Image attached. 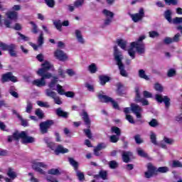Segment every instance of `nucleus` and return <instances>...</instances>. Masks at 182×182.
Returning <instances> with one entry per match:
<instances>
[{"mask_svg":"<svg viewBox=\"0 0 182 182\" xmlns=\"http://www.w3.org/2000/svg\"><path fill=\"white\" fill-rule=\"evenodd\" d=\"M19 139H21L22 144H28L34 143L35 141V138L33 136H28V134H26V132L25 131H22L21 133H19L18 131L14 132L12 135L8 136V141L9 143H11L13 140L18 141Z\"/></svg>","mask_w":182,"mask_h":182,"instance_id":"obj_1","label":"nucleus"},{"mask_svg":"<svg viewBox=\"0 0 182 182\" xmlns=\"http://www.w3.org/2000/svg\"><path fill=\"white\" fill-rule=\"evenodd\" d=\"M113 56L114 60L117 62V65L118 66V69L119 70V73L121 76L123 77H129V74L127 73V71H126V69H124V64H123V53L119 48H117V46H114V53Z\"/></svg>","mask_w":182,"mask_h":182,"instance_id":"obj_2","label":"nucleus"},{"mask_svg":"<svg viewBox=\"0 0 182 182\" xmlns=\"http://www.w3.org/2000/svg\"><path fill=\"white\" fill-rule=\"evenodd\" d=\"M146 168L147 171L144 173L146 178H151L154 176H157L159 173H164L168 171V167L161 166L157 168L151 163H149Z\"/></svg>","mask_w":182,"mask_h":182,"instance_id":"obj_3","label":"nucleus"},{"mask_svg":"<svg viewBox=\"0 0 182 182\" xmlns=\"http://www.w3.org/2000/svg\"><path fill=\"white\" fill-rule=\"evenodd\" d=\"M144 39H146V36H141L136 41L131 43V46H132V48H135L137 53L139 55H143V53L146 52V47L144 46V43H143Z\"/></svg>","mask_w":182,"mask_h":182,"instance_id":"obj_4","label":"nucleus"},{"mask_svg":"<svg viewBox=\"0 0 182 182\" xmlns=\"http://www.w3.org/2000/svg\"><path fill=\"white\" fill-rule=\"evenodd\" d=\"M80 116L82 117V120L85 122V124L88 128L83 129V132L88 139H92L93 136L92 135V131H90L91 121L90 118L89 117V114L86 111L83 110Z\"/></svg>","mask_w":182,"mask_h":182,"instance_id":"obj_5","label":"nucleus"},{"mask_svg":"<svg viewBox=\"0 0 182 182\" xmlns=\"http://www.w3.org/2000/svg\"><path fill=\"white\" fill-rule=\"evenodd\" d=\"M0 48L2 50H7L11 58H17L18 52L16 51V45L11 43L9 45L0 41Z\"/></svg>","mask_w":182,"mask_h":182,"instance_id":"obj_6","label":"nucleus"},{"mask_svg":"<svg viewBox=\"0 0 182 182\" xmlns=\"http://www.w3.org/2000/svg\"><path fill=\"white\" fill-rule=\"evenodd\" d=\"M37 75H38V76H41V79L34 80L33 81V85L37 86L38 87L46 86V81H45V80L50 79V77H52V73H48L44 75L37 71Z\"/></svg>","mask_w":182,"mask_h":182,"instance_id":"obj_7","label":"nucleus"},{"mask_svg":"<svg viewBox=\"0 0 182 182\" xmlns=\"http://www.w3.org/2000/svg\"><path fill=\"white\" fill-rule=\"evenodd\" d=\"M68 161L70 164L74 167V170L77 171V177L78 178L79 181H85V173L77 171L79 168V163L76 161L73 158H69Z\"/></svg>","mask_w":182,"mask_h":182,"instance_id":"obj_8","label":"nucleus"},{"mask_svg":"<svg viewBox=\"0 0 182 182\" xmlns=\"http://www.w3.org/2000/svg\"><path fill=\"white\" fill-rule=\"evenodd\" d=\"M97 97L100 102H102V103H112L114 109H119V104H117V102L114 101L113 98L102 94H98Z\"/></svg>","mask_w":182,"mask_h":182,"instance_id":"obj_9","label":"nucleus"},{"mask_svg":"<svg viewBox=\"0 0 182 182\" xmlns=\"http://www.w3.org/2000/svg\"><path fill=\"white\" fill-rule=\"evenodd\" d=\"M55 124V122L52 119H47L46 122L40 123V130L42 134H46L50 127Z\"/></svg>","mask_w":182,"mask_h":182,"instance_id":"obj_10","label":"nucleus"},{"mask_svg":"<svg viewBox=\"0 0 182 182\" xmlns=\"http://www.w3.org/2000/svg\"><path fill=\"white\" fill-rule=\"evenodd\" d=\"M135 100L134 102L136 103H141L142 106H149L150 103L149 102V100L142 98L140 95V87H135Z\"/></svg>","mask_w":182,"mask_h":182,"instance_id":"obj_11","label":"nucleus"},{"mask_svg":"<svg viewBox=\"0 0 182 182\" xmlns=\"http://www.w3.org/2000/svg\"><path fill=\"white\" fill-rule=\"evenodd\" d=\"M48 165L45 164L43 162H38L36 161H33L32 162V168L39 173L40 174H45V171L41 168H46Z\"/></svg>","mask_w":182,"mask_h":182,"instance_id":"obj_12","label":"nucleus"},{"mask_svg":"<svg viewBox=\"0 0 182 182\" xmlns=\"http://www.w3.org/2000/svg\"><path fill=\"white\" fill-rule=\"evenodd\" d=\"M6 82L16 83L18 78L12 74V72H8L1 75V82L6 83Z\"/></svg>","mask_w":182,"mask_h":182,"instance_id":"obj_13","label":"nucleus"},{"mask_svg":"<svg viewBox=\"0 0 182 182\" xmlns=\"http://www.w3.org/2000/svg\"><path fill=\"white\" fill-rule=\"evenodd\" d=\"M54 58L60 60V62H66L69 59V56L63 50L57 49L54 52Z\"/></svg>","mask_w":182,"mask_h":182,"instance_id":"obj_14","label":"nucleus"},{"mask_svg":"<svg viewBox=\"0 0 182 182\" xmlns=\"http://www.w3.org/2000/svg\"><path fill=\"white\" fill-rule=\"evenodd\" d=\"M155 100L156 102H158V103H164L165 107H166V109L170 107V98L167 95L163 97V95L160 94H156L155 95Z\"/></svg>","mask_w":182,"mask_h":182,"instance_id":"obj_15","label":"nucleus"},{"mask_svg":"<svg viewBox=\"0 0 182 182\" xmlns=\"http://www.w3.org/2000/svg\"><path fill=\"white\" fill-rule=\"evenodd\" d=\"M144 9L140 8L138 13L134 14L131 15V18L135 23L137 22H140V21H143V18H144Z\"/></svg>","mask_w":182,"mask_h":182,"instance_id":"obj_16","label":"nucleus"},{"mask_svg":"<svg viewBox=\"0 0 182 182\" xmlns=\"http://www.w3.org/2000/svg\"><path fill=\"white\" fill-rule=\"evenodd\" d=\"M131 110L134 115H136V119H141V112H143V108L137 104H131Z\"/></svg>","mask_w":182,"mask_h":182,"instance_id":"obj_17","label":"nucleus"},{"mask_svg":"<svg viewBox=\"0 0 182 182\" xmlns=\"http://www.w3.org/2000/svg\"><path fill=\"white\" fill-rule=\"evenodd\" d=\"M42 68L38 69V70L37 72H38V73H41V75H48V73H48V70H50V69H52V65H50V63L48 61H45L44 63H43L41 65Z\"/></svg>","mask_w":182,"mask_h":182,"instance_id":"obj_18","label":"nucleus"},{"mask_svg":"<svg viewBox=\"0 0 182 182\" xmlns=\"http://www.w3.org/2000/svg\"><path fill=\"white\" fill-rule=\"evenodd\" d=\"M116 86V93L118 96L122 97L126 95V87H124V85H123L122 82H117Z\"/></svg>","mask_w":182,"mask_h":182,"instance_id":"obj_19","label":"nucleus"},{"mask_svg":"<svg viewBox=\"0 0 182 182\" xmlns=\"http://www.w3.org/2000/svg\"><path fill=\"white\" fill-rule=\"evenodd\" d=\"M122 157L124 163H130V161H132V159L130 157H133V152L130 151H123Z\"/></svg>","mask_w":182,"mask_h":182,"instance_id":"obj_20","label":"nucleus"},{"mask_svg":"<svg viewBox=\"0 0 182 182\" xmlns=\"http://www.w3.org/2000/svg\"><path fill=\"white\" fill-rule=\"evenodd\" d=\"M54 153L56 156H59V154H65V153H69V149L63 148V146L59 144L55 149Z\"/></svg>","mask_w":182,"mask_h":182,"instance_id":"obj_21","label":"nucleus"},{"mask_svg":"<svg viewBox=\"0 0 182 182\" xmlns=\"http://www.w3.org/2000/svg\"><path fill=\"white\" fill-rule=\"evenodd\" d=\"M103 149H106V144L105 143H100L97 145V146L94 149V154L95 156H97L99 157L100 156V151L101 150H103Z\"/></svg>","mask_w":182,"mask_h":182,"instance_id":"obj_22","label":"nucleus"},{"mask_svg":"<svg viewBox=\"0 0 182 182\" xmlns=\"http://www.w3.org/2000/svg\"><path fill=\"white\" fill-rule=\"evenodd\" d=\"M55 113L58 117H63V119H68L69 117V115L68 114V112L62 110V108L59 107L55 110Z\"/></svg>","mask_w":182,"mask_h":182,"instance_id":"obj_23","label":"nucleus"},{"mask_svg":"<svg viewBox=\"0 0 182 182\" xmlns=\"http://www.w3.org/2000/svg\"><path fill=\"white\" fill-rule=\"evenodd\" d=\"M99 80L100 85H102V86H105L107 82L110 81V77L102 75L99 76Z\"/></svg>","mask_w":182,"mask_h":182,"instance_id":"obj_24","label":"nucleus"},{"mask_svg":"<svg viewBox=\"0 0 182 182\" xmlns=\"http://www.w3.org/2000/svg\"><path fill=\"white\" fill-rule=\"evenodd\" d=\"M171 15H172L171 10H168V9L165 11L164 14L165 19H166V21H168L169 23H173V19L171 18Z\"/></svg>","mask_w":182,"mask_h":182,"instance_id":"obj_25","label":"nucleus"},{"mask_svg":"<svg viewBox=\"0 0 182 182\" xmlns=\"http://www.w3.org/2000/svg\"><path fill=\"white\" fill-rule=\"evenodd\" d=\"M7 176L11 180H15V178H16V177H18V175H16V172L14 171L12 168H8Z\"/></svg>","mask_w":182,"mask_h":182,"instance_id":"obj_26","label":"nucleus"},{"mask_svg":"<svg viewBox=\"0 0 182 182\" xmlns=\"http://www.w3.org/2000/svg\"><path fill=\"white\" fill-rule=\"evenodd\" d=\"M58 77H53V80H51L50 82L48 84V87L52 90H55V87H56V84L58 83Z\"/></svg>","mask_w":182,"mask_h":182,"instance_id":"obj_27","label":"nucleus"},{"mask_svg":"<svg viewBox=\"0 0 182 182\" xmlns=\"http://www.w3.org/2000/svg\"><path fill=\"white\" fill-rule=\"evenodd\" d=\"M117 43L118 46L123 49L124 50H126V47L127 46V41H124L123 39H118L117 41Z\"/></svg>","mask_w":182,"mask_h":182,"instance_id":"obj_28","label":"nucleus"},{"mask_svg":"<svg viewBox=\"0 0 182 182\" xmlns=\"http://www.w3.org/2000/svg\"><path fill=\"white\" fill-rule=\"evenodd\" d=\"M75 36L80 43H85V40L80 30H75Z\"/></svg>","mask_w":182,"mask_h":182,"instance_id":"obj_29","label":"nucleus"},{"mask_svg":"<svg viewBox=\"0 0 182 182\" xmlns=\"http://www.w3.org/2000/svg\"><path fill=\"white\" fill-rule=\"evenodd\" d=\"M95 177H100L102 180H107V171L101 170Z\"/></svg>","mask_w":182,"mask_h":182,"instance_id":"obj_30","label":"nucleus"},{"mask_svg":"<svg viewBox=\"0 0 182 182\" xmlns=\"http://www.w3.org/2000/svg\"><path fill=\"white\" fill-rule=\"evenodd\" d=\"M9 19H18V13L16 11H10L6 14Z\"/></svg>","mask_w":182,"mask_h":182,"instance_id":"obj_31","label":"nucleus"},{"mask_svg":"<svg viewBox=\"0 0 182 182\" xmlns=\"http://www.w3.org/2000/svg\"><path fill=\"white\" fill-rule=\"evenodd\" d=\"M48 173L51 176H60L62 174L58 168H51L48 170Z\"/></svg>","mask_w":182,"mask_h":182,"instance_id":"obj_32","label":"nucleus"},{"mask_svg":"<svg viewBox=\"0 0 182 182\" xmlns=\"http://www.w3.org/2000/svg\"><path fill=\"white\" fill-rule=\"evenodd\" d=\"M46 95L48 97H51L52 99H55L56 97V92L52 91L50 89H46Z\"/></svg>","mask_w":182,"mask_h":182,"instance_id":"obj_33","label":"nucleus"},{"mask_svg":"<svg viewBox=\"0 0 182 182\" xmlns=\"http://www.w3.org/2000/svg\"><path fill=\"white\" fill-rule=\"evenodd\" d=\"M139 77H141V79H144L145 80H149V76L146 75V71L144 70H139Z\"/></svg>","mask_w":182,"mask_h":182,"instance_id":"obj_34","label":"nucleus"},{"mask_svg":"<svg viewBox=\"0 0 182 182\" xmlns=\"http://www.w3.org/2000/svg\"><path fill=\"white\" fill-rule=\"evenodd\" d=\"M177 75V71L174 68H170L167 72L168 77H174Z\"/></svg>","mask_w":182,"mask_h":182,"instance_id":"obj_35","label":"nucleus"},{"mask_svg":"<svg viewBox=\"0 0 182 182\" xmlns=\"http://www.w3.org/2000/svg\"><path fill=\"white\" fill-rule=\"evenodd\" d=\"M111 132L112 133H114L116 136H122V131L120 130V128L117 127H111Z\"/></svg>","mask_w":182,"mask_h":182,"instance_id":"obj_36","label":"nucleus"},{"mask_svg":"<svg viewBox=\"0 0 182 182\" xmlns=\"http://www.w3.org/2000/svg\"><path fill=\"white\" fill-rule=\"evenodd\" d=\"M30 25L32 26V33L34 34L38 33V32H39V28H38V25H36V23H35V22L33 21H30L29 22Z\"/></svg>","mask_w":182,"mask_h":182,"instance_id":"obj_37","label":"nucleus"},{"mask_svg":"<svg viewBox=\"0 0 182 182\" xmlns=\"http://www.w3.org/2000/svg\"><path fill=\"white\" fill-rule=\"evenodd\" d=\"M134 139L136 144H141V143H144V141L143 139H141V135L140 134H136L134 136Z\"/></svg>","mask_w":182,"mask_h":182,"instance_id":"obj_38","label":"nucleus"},{"mask_svg":"<svg viewBox=\"0 0 182 182\" xmlns=\"http://www.w3.org/2000/svg\"><path fill=\"white\" fill-rule=\"evenodd\" d=\"M35 114L36 116L38 117V119H41L45 117V114H43V112L42 111V109L39 108L36 109Z\"/></svg>","mask_w":182,"mask_h":182,"instance_id":"obj_39","label":"nucleus"},{"mask_svg":"<svg viewBox=\"0 0 182 182\" xmlns=\"http://www.w3.org/2000/svg\"><path fill=\"white\" fill-rule=\"evenodd\" d=\"M88 70L91 73H96L97 72V67L96 66V64L92 63L88 66Z\"/></svg>","mask_w":182,"mask_h":182,"instance_id":"obj_40","label":"nucleus"},{"mask_svg":"<svg viewBox=\"0 0 182 182\" xmlns=\"http://www.w3.org/2000/svg\"><path fill=\"white\" fill-rule=\"evenodd\" d=\"M33 109V104L31 101H27V106L26 107V113H32V109Z\"/></svg>","mask_w":182,"mask_h":182,"instance_id":"obj_41","label":"nucleus"},{"mask_svg":"<svg viewBox=\"0 0 182 182\" xmlns=\"http://www.w3.org/2000/svg\"><path fill=\"white\" fill-rule=\"evenodd\" d=\"M54 26L56 28L57 31H59V32H62V23L60 22V20H58L57 21L53 22Z\"/></svg>","mask_w":182,"mask_h":182,"instance_id":"obj_42","label":"nucleus"},{"mask_svg":"<svg viewBox=\"0 0 182 182\" xmlns=\"http://www.w3.org/2000/svg\"><path fill=\"white\" fill-rule=\"evenodd\" d=\"M150 140H151V143H152V144L157 146V137L156 136V134H154V132H152L151 134Z\"/></svg>","mask_w":182,"mask_h":182,"instance_id":"obj_43","label":"nucleus"},{"mask_svg":"<svg viewBox=\"0 0 182 182\" xmlns=\"http://www.w3.org/2000/svg\"><path fill=\"white\" fill-rule=\"evenodd\" d=\"M119 139H120V136L111 135L109 136L110 143H117V141H119Z\"/></svg>","mask_w":182,"mask_h":182,"instance_id":"obj_44","label":"nucleus"},{"mask_svg":"<svg viewBox=\"0 0 182 182\" xmlns=\"http://www.w3.org/2000/svg\"><path fill=\"white\" fill-rule=\"evenodd\" d=\"M128 53L132 59H134V58H136V51H134V47L131 46V48L128 49Z\"/></svg>","mask_w":182,"mask_h":182,"instance_id":"obj_45","label":"nucleus"},{"mask_svg":"<svg viewBox=\"0 0 182 182\" xmlns=\"http://www.w3.org/2000/svg\"><path fill=\"white\" fill-rule=\"evenodd\" d=\"M57 92L58 93V95H60L61 96L65 95V90H63V87H62V85H57Z\"/></svg>","mask_w":182,"mask_h":182,"instance_id":"obj_46","label":"nucleus"},{"mask_svg":"<svg viewBox=\"0 0 182 182\" xmlns=\"http://www.w3.org/2000/svg\"><path fill=\"white\" fill-rule=\"evenodd\" d=\"M102 14H104L107 18H108V16H109V18H113L114 16V14H113V12L105 9L102 11Z\"/></svg>","mask_w":182,"mask_h":182,"instance_id":"obj_47","label":"nucleus"},{"mask_svg":"<svg viewBox=\"0 0 182 182\" xmlns=\"http://www.w3.org/2000/svg\"><path fill=\"white\" fill-rule=\"evenodd\" d=\"M165 1V4L166 5H173V6H176L178 4V0H164Z\"/></svg>","mask_w":182,"mask_h":182,"instance_id":"obj_48","label":"nucleus"},{"mask_svg":"<svg viewBox=\"0 0 182 182\" xmlns=\"http://www.w3.org/2000/svg\"><path fill=\"white\" fill-rule=\"evenodd\" d=\"M138 155L140 156V157H144V159H147L149 157V154L147 153L144 152L143 149H138L137 150Z\"/></svg>","mask_w":182,"mask_h":182,"instance_id":"obj_49","label":"nucleus"},{"mask_svg":"<svg viewBox=\"0 0 182 182\" xmlns=\"http://www.w3.org/2000/svg\"><path fill=\"white\" fill-rule=\"evenodd\" d=\"M180 38H181V34H180V33H176L172 38V41H173V43H178V42H180Z\"/></svg>","mask_w":182,"mask_h":182,"instance_id":"obj_50","label":"nucleus"},{"mask_svg":"<svg viewBox=\"0 0 182 182\" xmlns=\"http://www.w3.org/2000/svg\"><path fill=\"white\" fill-rule=\"evenodd\" d=\"M38 106H40V107H46L47 109L50 107V105L48 102H44L42 101H37Z\"/></svg>","mask_w":182,"mask_h":182,"instance_id":"obj_51","label":"nucleus"},{"mask_svg":"<svg viewBox=\"0 0 182 182\" xmlns=\"http://www.w3.org/2000/svg\"><path fill=\"white\" fill-rule=\"evenodd\" d=\"M172 167H173V168H177L178 167L182 168V164L180 161H173Z\"/></svg>","mask_w":182,"mask_h":182,"instance_id":"obj_52","label":"nucleus"},{"mask_svg":"<svg viewBox=\"0 0 182 182\" xmlns=\"http://www.w3.org/2000/svg\"><path fill=\"white\" fill-rule=\"evenodd\" d=\"M172 23H173V25H178L182 23V17H176L173 18Z\"/></svg>","mask_w":182,"mask_h":182,"instance_id":"obj_53","label":"nucleus"},{"mask_svg":"<svg viewBox=\"0 0 182 182\" xmlns=\"http://www.w3.org/2000/svg\"><path fill=\"white\" fill-rule=\"evenodd\" d=\"M45 4H46L47 6L49 8H53L55 6V0H44Z\"/></svg>","mask_w":182,"mask_h":182,"instance_id":"obj_54","label":"nucleus"},{"mask_svg":"<svg viewBox=\"0 0 182 182\" xmlns=\"http://www.w3.org/2000/svg\"><path fill=\"white\" fill-rule=\"evenodd\" d=\"M149 124L151 127H157L159 126V122H157V119H152L149 122Z\"/></svg>","mask_w":182,"mask_h":182,"instance_id":"obj_55","label":"nucleus"},{"mask_svg":"<svg viewBox=\"0 0 182 182\" xmlns=\"http://www.w3.org/2000/svg\"><path fill=\"white\" fill-rule=\"evenodd\" d=\"M109 168L114 169V168H117V166H119V164L116 161H111L109 163Z\"/></svg>","mask_w":182,"mask_h":182,"instance_id":"obj_56","label":"nucleus"},{"mask_svg":"<svg viewBox=\"0 0 182 182\" xmlns=\"http://www.w3.org/2000/svg\"><path fill=\"white\" fill-rule=\"evenodd\" d=\"M47 146L48 149H50V150H53L55 151L56 150V144L55 142H48Z\"/></svg>","mask_w":182,"mask_h":182,"instance_id":"obj_57","label":"nucleus"},{"mask_svg":"<svg viewBox=\"0 0 182 182\" xmlns=\"http://www.w3.org/2000/svg\"><path fill=\"white\" fill-rule=\"evenodd\" d=\"M43 33L41 32L38 39V46H42V45H43Z\"/></svg>","mask_w":182,"mask_h":182,"instance_id":"obj_58","label":"nucleus"},{"mask_svg":"<svg viewBox=\"0 0 182 182\" xmlns=\"http://www.w3.org/2000/svg\"><path fill=\"white\" fill-rule=\"evenodd\" d=\"M143 96L144 97H145V99H150L151 97H153V94H151V92H149V91H144L143 92Z\"/></svg>","mask_w":182,"mask_h":182,"instance_id":"obj_59","label":"nucleus"},{"mask_svg":"<svg viewBox=\"0 0 182 182\" xmlns=\"http://www.w3.org/2000/svg\"><path fill=\"white\" fill-rule=\"evenodd\" d=\"M154 89L157 92H160V93L163 92V86H161L160 83H156L154 85Z\"/></svg>","mask_w":182,"mask_h":182,"instance_id":"obj_60","label":"nucleus"},{"mask_svg":"<svg viewBox=\"0 0 182 182\" xmlns=\"http://www.w3.org/2000/svg\"><path fill=\"white\" fill-rule=\"evenodd\" d=\"M164 43L165 45H170L171 43H174L173 41V38H170V37H166L164 39Z\"/></svg>","mask_w":182,"mask_h":182,"instance_id":"obj_61","label":"nucleus"},{"mask_svg":"<svg viewBox=\"0 0 182 182\" xmlns=\"http://www.w3.org/2000/svg\"><path fill=\"white\" fill-rule=\"evenodd\" d=\"M159 36H160V34L159 33V32L155 31H149L150 38H157Z\"/></svg>","mask_w":182,"mask_h":182,"instance_id":"obj_62","label":"nucleus"},{"mask_svg":"<svg viewBox=\"0 0 182 182\" xmlns=\"http://www.w3.org/2000/svg\"><path fill=\"white\" fill-rule=\"evenodd\" d=\"M164 141L166 144H173L174 143V139H170V138H167V137L164 136Z\"/></svg>","mask_w":182,"mask_h":182,"instance_id":"obj_63","label":"nucleus"},{"mask_svg":"<svg viewBox=\"0 0 182 182\" xmlns=\"http://www.w3.org/2000/svg\"><path fill=\"white\" fill-rule=\"evenodd\" d=\"M64 95L66 96V97L73 98V97H75V92H73L72 91H68V92H65Z\"/></svg>","mask_w":182,"mask_h":182,"instance_id":"obj_64","label":"nucleus"}]
</instances>
